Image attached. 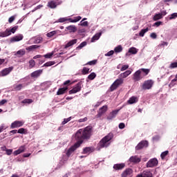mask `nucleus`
I'll list each match as a JSON object with an SVG mask.
<instances>
[{
	"mask_svg": "<svg viewBox=\"0 0 177 177\" xmlns=\"http://www.w3.org/2000/svg\"><path fill=\"white\" fill-rule=\"evenodd\" d=\"M23 88H24V86H23L22 84H14L12 86V90L19 91H21V89H23Z\"/></svg>",
	"mask_w": 177,
	"mask_h": 177,
	"instance_id": "393cba45",
	"label": "nucleus"
},
{
	"mask_svg": "<svg viewBox=\"0 0 177 177\" xmlns=\"http://www.w3.org/2000/svg\"><path fill=\"white\" fill-rule=\"evenodd\" d=\"M129 68V65H123L120 69V71H125V70H128Z\"/></svg>",
	"mask_w": 177,
	"mask_h": 177,
	"instance_id": "6e6d98bb",
	"label": "nucleus"
},
{
	"mask_svg": "<svg viewBox=\"0 0 177 177\" xmlns=\"http://www.w3.org/2000/svg\"><path fill=\"white\" fill-rule=\"evenodd\" d=\"M132 174H133V170L131 168L126 169L121 174L122 177H128L132 176Z\"/></svg>",
	"mask_w": 177,
	"mask_h": 177,
	"instance_id": "9b49d317",
	"label": "nucleus"
},
{
	"mask_svg": "<svg viewBox=\"0 0 177 177\" xmlns=\"http://www.w3.org/2000/svg\"><path fill=\"white\" fill-rule=\"evenodd\" d=\"M5 103H8V100H2L1 101H0V105L1 106H3V104H5Z\"/></svg>",
	"mask_w": 177,
	"mask_h": 177,
	"instance_id": "69168bd1",
	"label": "nucleus"
},
{
	"mask_svg": "<svg viewBox=\"0 0 177 177\" xmlns=\"http://www.w3.org/2000/svg\"><path fill=\"white\" fill-rule=\"evenodd\" d=\"M54 54H55L54 52L47 53L44 55V57H45L46 59H50V57H52V56H53Z\"/></svg>",
	"mask_w": 177,
	"mask_h": 177,
	"instance_id": "09e8293b",
	"label": "nucleus"
},
{
	"mask_svg": "<svg viewBox=\"0 0 177 177\" xmlns=\"http://www.w3.org/2000/svg\"><path fill=\"white\" fill-rule=\"evenodd\" d=\"M35 66V61L34 59H30L29 61V67L30 68H32Z\"/></svg>",
	"mask_w": 177,
	"mask_h": 177,
	"instance_id": "de8ad7c7",
	"label": "nucleus"
},
{
	"mask_svg": "<svg viewBox=\"0 0 177 177\" xmlns=\"http://www.w3.org/2000/svg\"><path fill=\"white\" fill-rule=\"evenodd\" d=\"M69 84H71V81H70V80H66V81H65V82H64L63 85H64V86H66V85H69Z\"/></svg>",
	"mask_w": 177,
	"mask_h": 177,
	"instance_id": "774afa93",
	"label": "nucleus"
},
{
	"mask_svg": "<svg viewBox=\"0 0 177 177\" xmlns=\"http://www.w3.org/2000/svg\"><path fill=\"white\" fill-rule=\"evenodd\" d=\"M80 26H82L83 27H88V21H84L82 22V21L80 22Z\"/></svg>",
	"mask_w": 177,
	"mask_h": 177,
	"instance_id": "bf43d9fd",
	"label": "nucleus"
},
{
	"mask_svg": "<svg viewBox=\"0 0 177 177\" xmlns=\"http://www.w3.org/2000/svg\"><path fill=\"white\" fill-rule=\"evenodd\" d=\"M162 23V22H161V21H157L153 24V26H156V27H159V26H161Z\"/></svg>",
	"mask_w": 177,
	"mask_h": 177,
	"instance_id": "338daca9",
	"label": "nucleus"
},
{
	"mask_svg": "<svg viewBox=\"0 0 177 177\" xmlns=\"http://www.w3.org/2000/svg\"><path fill=\"white\" fill-rule=\"evenodd\" d=\"M120 110L121 109H115L114 111H112L107 116V120H113V118H115V117H117V114L120 113Z\"/></svg>",
	"mask_w": 177,
	"mask_h": 177,
	"instance_id": "f8f14e48",
	"label": "nucleus"
},
{
	"mask_svg": "<svg viewBox=\"0 0 177 177\" xmlns=\"http://www.w3.org/2000/svg\"><path fill=\"white\" fill-rule=\"evenodd\" d=\"M24 55H26V50L25 49H21V50H19L15 54V56H17V57H21L22 56H24Z\"/></svg>",
	"mask_w": 177,
	"mask_h": 177,
	"instance_id": "a878e982",
	"label": "nucleus"
},
{
	"mask_svg": "<svg viewBox=\"0 0 177 177\" xmlns=\"http://www.w3.org/2000/svg\"><path fill=\"white\" fill-rule=\"evenodd\" d=\"M167 154H169V151H165L162 152L160 154V157H161L162 160H164V158H165V157H167Z\"/></svg>",
	"mask_w": 177,
	"mask_h": 177,
	"instance_id": "49530a36",
	"label": "nucleus"
},
{
	"mask_svg": "<svg viewBox=\"0 0 177 177\" xmlns=\"http://www.w3.org/2000/svg\"><path fill=\"white\" fill-rule=\"evenodd\" d=\"M153 85H154V82L151 80H148L144 82L142 88L144 91H146L147 89H151Z\"/></svg>",
	"mask_w": 177,
	"mask_h": 177,
	"instance_id": "20e7f679",
	"label": "nucleus"
},
{
	"mask_svg": "<svg viewBox=\"0 0 177 177\" xmlns=\"http://www.w3.org/2000/svg\"><path fill=\"white\" fill-rule=\"evenodd\" d=\"M157 165H158V160L156 158L150 159L147 162V168H153V167H157Z\"/></svg>",
	"mask_w": 177,
	"mask_h": 177,
	"instance_id": "39448f33",
	"label": "nucleus"
},
{
	"mask_svg": "<svg viewBox=\"0 0 177 177\" xmlns=\"http://www.w3.org/2000/svg\"><path fill=\"white\" fill-rule=\"evenodd\" d=\"M149 146V142L146 140H142L138 144V145L136 147V150H142L143 147H147Z\"/></svg>",
	"mask_w": 177,
	"mask_h": 177,
	"instance_id": "6e6552de",
	"label": "nucleus"
},
{
	"mask_svg": "<svg viewBox=\"0 0 177 177\" xmlns=\"http://www.w3.org/2000/svg\"><path fill=\"white\" fill-rule=\"evenodd\" d=\"M15 19H16V16L15 15H13V16L10 17L8 19V23H10V24L13 23V21H15Z\"/></svg>",
	"mask_w": 177,
	"mask_h": 177,
	"instance_id": "5fc2aeb1",
	"label": "nucleus"
},
{
	"mask_svg": "<svg viewBox=\"0 0 177 177\" xmlns=\"http://www.w3.org/2000/svg\"><path fill=\"white\" fill-rule=\"evenodd\" d=\"M107 109H108L107 105H104L102 107L100 108V109L98 111V113L97 114V117L99 118L102 115H103L104 114V113H106V111H107Z\"/></svg>",
	"mask_w": 177,
	"mask_h": 177,
	"instance_id": "4468645a",
	"label": "nucleus"
},
{
	"mask_svg": "<svg viewBox=\"0 0 177 177\" xmlns=\"http://www.w3.org/2000/svg\"><path fill=\"white\" fill-rule=\"evenodd\" d=\"M131 74H132V71H126L125 72L120 73L119 77H120V78H127V77H128L129 75H131Z\"/></svg>",
	"mask_w": 177,
	"mask_h": 177,
	"instance_id": "5701e85b",
	"label": "nucleus"
},
{
	"mask_svg": "<svg viewBox=\"0 0 177 177\" xmlns=\"http://www.w3.org/2000/svg\"><path fill=\"white\" fill-rule=\"evenodd\" d=\"M124 168H125V164L124 163L115 164L113 165V169H116L117 171L124 169Z\"/></svg>",
	"mask_w": 177,
	"mask_h": 177,
	"instance_id": "b1692460",
	"label": "nucleus"
},
{
	"mask_svg": "<svg viewBox=\"0 0 177 177\" xmlns=\"http://www.w3.org/2000/svg\"><path fill=\"white\" fill-rule=\"evenodd\" d=\"M117 88H118L117 86V84H115V82H114L111 86H110V91L111 92H113V91H115V89H117Z\"/></svg>",
	"mask_w": 177,
	"mask_h": 177,
	"instance_id": "4c0bfd02",
	"label": "nucleus"
},
{
	"mask_svg": "<svg viewBox=\"0 0 177 177\" xmlns=\"http://www.w3.org/2000/svg\"><path fill=\"white\" fill-rule=\"evenodd\" d=\"M129 53H132V55H136V53H138V50L134 47L130 48L129 50Z\"/></svg>",
	"mask_w": 177,
	"mask_h": 177,
	"instance_id": "e433bc0d",
	"label": "nucleus"
},
{
	"mask_svg": "<svg viewBox=\"0 0 177 177\" xmlns=\"http://www.w3.org/2000/svg\"><path fill=\"white\" fill-rule=\"evenodd\" d=\"M53 35H56V30H53L47 33V37H48V38H52Z\"/></svg>",
	"mask_w": 177,
	"mask_h": 177,
	"instance_id": "8fccbe9b",
	"label": "nucleus"
},
{
	"mask_svg": "<svg viewBox=\"0 0 177 177\" xmlns=\"http://www.w3.org/2000/svg\"><path fill=\"white\" fill-rule=\"evenodd\" d=\"M160 19H162V15L156 14L153 18L154 21H157V20H160Z\"/></svg>",
	"mask_w": 177,
	"mask_h": 177,
	"instance_id": "f704fd0d",
	"label": "nucleus"
},
{
	"mask_svg": "<svg viewBox=\"0 0 177 177\" xmlns=\"http://www.w3.org/2000/svg\"><path fill=\"white\" fill-rule=\"evenodd\" d=\"M136 177H153V174L150 171H144L142 174H138Z\"/></svg>",
	"mask_w": 177,
	"mask_h": 177,
	"instance_id": "f3484780",
	"label": "nucleus"
},
{
	"mask_svg": "<svg viewBox=\"0 0 177 177\" xmlns=\"http://www.w3.org/2000/svg\"><path fill=\"white\" fill-rule=\"evenodd\" d=\"M138 102H139V98H138V97L132 96L129 99L127 103H129V104H133L134 103H138Z\"/></svg>",
	"mask_w": 177,
	"mask_h": 177,
	"instance_id": "aec40b11",
	"label": "nucleus"
},
{
	"mask_svg": "<svg viewBox=\"0 0 177 177\" xmlns=\"http://www.w3.org/2000/svg\"><path fill=\"white\" fill-rule=\"evenodd\" d=\"M68 89V87L67 86L59 88L57 92V95H64V93H66Z\"/></svg>",
	"mask_w": 177,
	"mask_h": 177,
	"instance_id": "412c9836",
	"label": "nucleus"
},
{
	"mask_svg": "<svg viewBox=\"0 0 177 177\" xmlns=\"http://www.w3.org/2000/svg\"><path fill=\"white\" fill-rule=\"evenodd\" d=\"M24 38V36L23 35H18L17 36H14L10 38V42L13 43V42H19V41L23 40Z\"/></svg>",
	"mask_w": 177,
	"mask_h": 177,
	"instance_id": "ddd939ff",
	"label": "nucleus"
},
{
	"mask_svg": "<svg viewBox=\"0 0 177 177\" xmlns=\"http://www.w3.org/2000/svg\"><path fill=\"white\" fill-rule=\"evenodd\" d=\"M13 152V149H6V153L7 156H10L12 153Z\"/></svg>",
	"mask_w": 177,
	"mask_h": 177,
	"instance_id": "680f3d73",
	"label": "nucleus"
},
{
	"mask_svg": "<svg viewBox=\"0 0 177 177\" xmlns=\"http://www.w3.org/2000/svg\"><path fill=\"white\" fill-rule=\"evenodd\" d=\"M97 63V59H94L93 61H90V62H87L86 64V66H87L88 64L89 66H95V64H96Z\"/></svg>",
	"mask_w": 177,
	"mask_h": 177,
	"instance_id": "a18cd8bd",
	"label": "nucleus"
},
{
	"mask_svg": "<svg viewBox=\"0 0 177 177\" xmlns=\"http://www.w3.org/2000/svg\"><path fill=\"white\" fill-rule=\"evenodd\" d=\"M48 8H50V9H55V8L57 6L55 1H50L48 3Z\"/></svg>",
	"mask_w": 177,
	"mask_h": 177,
	"instance_id": "2f4dec72",
	"label": "nucleus"
},
{
	"mask_svg": "<svg viewBox=\"0 0 177 177\" xmlns=\"http://www.w3.org/2000/svg\"><path fill=\"white\" fill-rule=\"evenodd\" d=\"M78 42V39H74L71 41H69L64 46V49H68V48H71L73 45H75Z\"/></svg>",
	"mask_w": 177,
	"mask_h": 177,
	"instance_id": "2eb2a0df",
	"label": "nucleus"
},
{
	"mask_svg": "<svg viewBox=\"0 0 177 177\" xmlns=\"http://www.w3.org/2000/svg\"><path fill=\"white\" fill-rule=\"evenodd\" d=\"M64 21H68V19L67 17L59 18L56 23H64Z\"/></svg>",
	"mask_w": 177,
	"mask_h": 177,
	"instance_id": "79ce46f5",
	"label": "nucleus"
},
{
	"mask_svg": "<svg viewBox=\"0 0 177 177\" xmlns=\"http://www.w3.org/2000/svg\"><path fill=\"white\" fill-rule=\"evenodd\" d=\"M150 37L152 38V39H157V34H156V32H152L151 33Z\"/></svg>",
	"mask_w": 177,
	"mask_h": 177,
	"instance_id": "052dcab7",
	"label": "nucleus"
},
{
	"mask_svg": "<svg viewBox=\"0 0 177 177\" xmlns=\"http://www.w3.org/2000/svg\"><path fill=\"white\" fill-rule=\"evenodd\" d=\"M82 85V82H78L73 88V89L70 90L68 93L69 95H73V93H77L81 91V86Z\"/></svg>",
	"mask_w": 177,
	"mask_h": 177,
	"instance_id": "423d86ee",
	"label": "nucleus"
},
{
	"mask_svg": "<svg viewBox=\"0 0 177 177\" xmlns=\"http://www.w3.org/2000/svg\"><path fill=\"white\" fill-rule=\"evenodd\" d=\"M91 136H92V126L79 129L75 135V139L77 142L66 151L67 157H70L75 150L77 149L84 143V140L91 139Z\"/></svg>",
	"mask_w": 177,
	"mask_h": 177,
	"instance_id": "f257e3e1",
	"label": "nucleus"
},
{
	"mask_svg": "<svg viewBox=\"0 0 177 177\" xmlns=\"http://www.w3.org/2000/svg\"><path fill=\"white\" fill-rule=\"evenodd\" d=\"M113 55H114V51L111 50V51L108 52L106 54H105V56H113Z\"/></svg>",
	"mask_w": 177,
	"mask_h": 177,
	"instance_id": "e2e57ef3",
	"label": "nucleus"
},
{
	"mask_svg": "<svg viewBox=\"0 0 177 177\" xmlns=\"http://www.w3.org/2000/svg\"><path fill=\"white\" fill-rule=\"evenodd\" d=\"M88 121V118H81L77 120V122H86Z\"/></svg>",
	"mask_w": 177,
	"mask_h": 177,
	"instance_id": "13d9d810",
	"label": "nucleus"
},
{
	"mask_svg": "<svg viewBox=\"0 0 177 177\" xmlns=\"http://www.w3.org/2000/svg\"><path fill=\"white\" fill-rule=\"evenodd\" d=\"M24 150H26V147L21 146L17 150L14 151V156H19L21 153H24Z\"/></svg>",
	"mask_w": 177,
	"mask_h": 177,
	"instance_id": "4be33fe9",
	"label": "nucleus"
},
{
	"mask_svg": "<svg viewBox=\"0 0 177 177\" xmlns=\"http://www.w3.org/2000/svg\"><path fill=\"white\" fill-rule=\"evenodd\" d=\"M102 36V32L96 33L91 39V42H95V41H97L99 38Z\"/></svg>",
	"mask_w": 177,
	"mask_h": 177,
	"instance_id": "c756f323",
	"label": "nucleus"
},
{
	"mask_svg": "<svg viewBox=\"0 0 177 177\" xmlns=\"http://www.w3.org/2000/svg\"><path fill=\"white\" fill-rule=\"evenodd\" d=\"M17 28H19V26H15L10 30L6 29L4 32H0V37H1L2 38H5V37H9V35H12V34H15L16 31H17Z\"/></svg>",
	"mask_w": 177,
	"mask_h": 177,
	"instance_id": "7ed1b4c3",
	"label": "nucleus"
},
{
	"mask_svg": "<svg viewBox=\"0 0 177 177\" xmlns=\"http://www.w3.org/2000/svg\"><path fill=\"white\" fill-rule=\"evenodd\" d=\"M17 133L26 134V133H27V130L24 128H21L17 131Z\"/></svg>",
	"mask_w": 177,
	"mask_h": 177,
	"instance_id": "3c124183",
	"label": "nucleus"
},
{
	"mask_svg": "<svg viewBox=\"0 0 177 177\" xmlns=\"http://www.w3.org/2000/svg\"><path fill=\"white\" fill-rule=\"evenodd\" d=\"M95 149L92 147H86L83 149L82 154H90V153H93Z\"/></svg>",
	"mask_w": 177,
	"mask_h": 177,
	"instance_id": "a211bd4d",
	"label": "nucleus"
},
{
	"mask_svg": "<svg viewBox=\"0 0 177 177\" xmlns=\"http://www.w3.org/2000/svg\"><path fill=\"white\" fill-rule=\"evenodd\" d=\"M114 51L115 52V53H120L122 52V46L119 45V46H116L114 49Z\"/></svg>",
	"mask_w": 177,
	"mask_h": 177,
	"instance_id": "c9c22d12",
	"label": "nucleus"
},
{
	"mask_svg": "<svg viewBox=\"0 0 177 177\" xmlns=\"http://www.w3.org/2000/svg\"><path fill=\"white\" fill-rule=\"evenodd\" d=\"M23 125H24V122L16 120L11 124L10 128L11 129H15V128H20V127H23Z\"/></svg>",
	"mask_w": 177,
	"mask_h": 177,
	"instance_id": "9d476101",
	"label": "nucleus"
},
{
	"mask_svg": "<svg viewBox=\"0 0 177 177\" xmlns=\"http://www.w3.org/2000/svg\"><path fill=\"white\" fill-rule=\"evenodd\" d=\"M95 78H96V73H91L88 76V79L90 80H95Z\"/></svg>",
	"mask_w": 177,
	"mask_h": 177,
	"instance_id": "37998d69",
	"label": "nucleus"
},
{
	"mask_svg": "<svg viewBox=\"0 0 177 177\" xmlns=\"http://www.w3.org/2000/svg\"><path fill=\"white\" fill-rule=\"evenodd\" d=\"M81 19H82V17H81V16H77V17H75L73 19L71 18H69L68 21H70V23H77V21H80V20H81Z\"/></svg>",
	"mask_w": 177,
	"mask_h": 177,
	"instance_id": "7c9ffc66",
	"label": "nucleus"
},
{
	"mask_svg": "<svg viewBox=\"0 0 177 177\" xmlns=\"http://www.w3.org/2000/svg\"><path fill=\"white\" fill-rule=\"evenodd\" d=\"M32 99H25L24 100L21 101V103L26 104H31V103H32Z\"/></svg>",
	"mask_w": 177,
	"mask_h": 177,
	"instance_id": "ea45409f",
	"label": "nucleus"
},
{
	"mask_svg": "<svg viewBox=\"0 0 177 177\" xmlns=\"http://www.w3.org/2000/svg\"><path fill=\"white\" fill-rule=\"evenodd\" d=\"M169 68H177V62H172L169 66Z\"/></svg>",
	"mask_w": 177,
	"mask_h": 177,
	"instance_id": "864d4df0",
	"label": "nucleus"
},
{
	"mask_svg": "<svg viewBox=\"0 0 177 177\" xmlns=\"http://www.w3.org/2000/svg\"><path fill=\"white\" fill-rule=\"evenodd\" d=\"M113 133H109L107 136L101 139L97 144L98 150H100V149H104V147H109L111 143V139H113Z\"/></svg>",
	"mask_w": 177,
	"mask_h": 177,
	"instance_id": "f03ea898",
	"label": "nucleus"
},
{
	"mask_svg": "<svg viewBox=\"0 0 177 177\" xmlns=\"http://www.w3.org/2000/svg\"><path fill=\"white\" fill-rule=\"evenodd\" d=\"M42 69L35 71L30 74V77H32V78H38V77H39L41 74H42Z\"/></svg>",
	"mask_w": 177,
	"mask_h": 177,
	"instance_id": "6ab92c4d",
	"label": "nucleus"
},
{
	"mask_svg": "<svg viewBox=\"0 0 177 177\" xmlns=\"http://www.w3.org/2000/svg\"><path fill=\"white\" fill-rule=\"evenodd\" d=\"M66 30H68L69 32H77V27L74 25L66 27Z\"/></svg>",
	"mask_w": 177,
	"mask_h": 177,
	"instance_id": "bb28decb",
	"label": "nucleus"
},
{
	"mask_svg": "<svg viewBox=\"0 0 177 177\" xmlns=\"http://www.w3.org/2000/svg\"><path fill=\"white\" fill-rule=\"evenodd\" d=\"M115 84L117 85V86H120V85H122V84H124V80L121 77H119L118 79H117L115 82Z\"/></svg>",
	"mask_w": 177,
	"mask_h": 177,
	"instance_id": "473e14b6",
	"label": "nucleus"
},
{
	"mask_svg": "<svg viewBox=\"0 0 177 177\" xmlns=\"http://www.w3.org/2000/svg\"><path fill=\"white\" fill-rule=\"evenodd\" d=\"M124 128H125V124L124 123H120L119 124V129H124Z\"/></svg>",
	"mask_w": 177,
	"mask_h": 177,
	"instance_id": "0e129e2a",
	"label": "nucleus"
},
{
	"mask_svg": "<svg viewBox=\"0 0 177 177\" xmlns=\"http://www.w3.org/2000/svg\"><path fill=\"white\" fill-rule=\"evenodd\" d=\"M176 17H177V12H174V13L171 14V16L169 17V20L176 19Z\"/></svg>",
	"mask_w": 177,
	"mask_h": 177,
	"instance_id": "4d7b16f0",
	"label": "nucleus"
},
{
	"mask_svg": "<svg viewBox=\"0 0 177 177\" xmlns=\"http://www.w3.org/2000/svg\"><path fill=\"white\" fill-rule=\"evenodd\" d=\"M142 73H140V71H137L135 72V73L133 75V80L134 82H138V81H140L143 77H142Z\"/></svg>",
	"mask_w": 177,
	"mask_h": 177,
	"instance_id": "1a4fd4ad",
	"label": "nucleus"
},
{
	"mask_svg": "<svg viewBox=\"0 0 177 177\" xmlns=\"http://www.w3.org/2000/svg\"><path fill=\"white\" fill-rule=\"evenodd\" d=\"M129 161L130 162H133V164H139L142 161V159L138 156H133L129 158Z\"/></svg>",
	"mask_w": 177,
	"mask_h": 177,
	"instance_id": "dca6fc26",
	"label": "nucleus"
},
{
	"mask_svg": "<svg viewBox=\"0 0 177 177\" xmlns=\"http://www.w3.org/2000/svg\"><path fill=\"white\" fill-rule=\"evenodd\" d=\"M86 44H87L86 41H83L76 48V49H78V50L82 49V48H84V46H86Z\"/></svg>",
	"mask_w": 177,
	"mask_h": 177,
	"instance_id": "a19ab883",
	"label": "nucleus"
},
{
	"mask_svg": "<svg viewBox=\"0 0 177 177\" xmlns=\"http://www.w3.org/2000/svg\"><path fill=\"white\" fill-rule=\"evenodd\" d=\"M149 28H147L145 29H142L140 30V32H139V36L140 37H145V33L149 31Z\"/></svg>",
	"mask_w": 177,
	"mask_h": 177,
	"instance_id": "72a5a7b5",
	"label": "nucleus"
},
{
	"mask_svg": "<svg viewBox=\"0 0 177 177\" xmlns=\"http://www.w3.org/2000/svg\"><path fill=\"white\" fill-rule=\"evenodd\" d=\"M138 71L140 72L141 74H142V73H144V75H143L144 77H146V75H149V73H150V69H149V68H142L139 69Z\"/></svg>",
	"mask_w": 177,
	"mask_h": 177,
	"instance_id": "c85d7f7f",
	"label": "nucleus"
},
{
	"mask_svg": "<svg viewBox=\"0 0 177 177\" xmlns=\"http://www.w3.org/2000/svg\"><path fill=\"white\" fill-rule=\"evenodd\" d=\"M12 71H13V66L6 68L0 72V75L1 77H6V75H9Z\"/></svg>",
	"mask_w": 177,
	"mask_h": 177,
	"instance_id": "0eeeda50",
	"label": "nucleus"
},
{
	"mask_svg": "<svg viewBox=\"0 0 177 177\" xmlns=\"http://www.w3.org/2000/svg\"><path fill=\"white\" fill-rule=\"evenodd\" d=\"M69 121H71V117L64 119V121L62 122V125H66V124L69 122Z\"/></svg>",
	"mask_w": 177,
	"mask_h": 177,
	"instance_id": "603ef678",
	"label": "nucleus"
},
{
	"mask_svg": "<svg viewBox=\"0 0 177 177\" xmlns=\"http://www.w3.org/2000/svg\"><path fill=\"white\" fill-rule=\"evenodd\" d=\"M82 73L83 75L88 74L89 73V68L84 67L82 71Z\"/></svg>",
	"mask_w": 177,
	"mask_h": 177,
	"instance_id": "c03bdc74",
	"label": "nucleus"
},
{
	"mask_svg": "<svg viewBox=\"0 0 177 177\" xmlns=\"http://www.w3.org/2000/svg\"><path fill=\"white\" fill-rule=\"evenodd\" d=\"M55 64V61H50L44 64V67H50V66H53V64Z\"/></svg>",
	"mask_w": 177,
	"mask_h": 177,
	"instance_id": "58836bf2",
	"label": "nucleus"
},
{
	"mask_svg": "<svg viewBox=\"0 0 177 177\" xmlns=\"http://www.w3.org/2000/svg\"><path fill=\"white\" fill-rule=\"evenodd\" d=\"M40 46H38V45H32L28 47H26V50H28V52H32V50H35V49H38V48Z\"/></svg>",
	"mask_w": 177,
	"mask_h": 177,
	"instance_id": "cd10ccee",
	"label": "nucleus"
}]
</instances>
